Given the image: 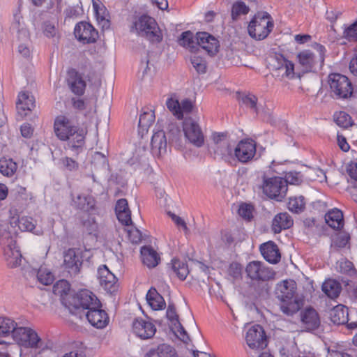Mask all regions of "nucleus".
I'll return each instance as SVG.
<instances>
[{"label": "nucleus", "instance_id": "nucleus-1", "mask_svg": "<svg viewBox=\"0 0 357 357\" xmlns=\"http://www.w3.org/2000/svg\"><path fill=\"white\" fill-rule=\"evenodd\" d=\"M54 132L59 139L67 141V145L71 150L77 153L82 150L86 131L67 116L59 115L55 118Z\"/></svg>", "mask_w": 357, "mask_h": 357}, {"label": "nucleus", "instance_id": "nucleus-2", "mask_svg": "<svg viewBox=\"0 0 357 357\" xmlns=\"http://www.w3.org/2000/svg\"><path fill=\"white\" fill-rule=\"evenodd\" d=\"M61 302L74 314L81 312L84 314L85 310L88 311L90 308L101 307L97 296L88 289H82L74 294L65 293Z\"/></svg>", "mask_w": 357, "mask_h": 357}, {"label": "nucleus", "instance_id": "nucleus-3", "mask_svg": "<svg viewBox=\"0 0 357 357\" xmlns=\"http://www.w3.org/2000/svg\"><path fill=\"white\" fill-rule=\"evenodd\" d=\"M296 283L293 280H284L278 283L275 289V297L280 301L281 311L291 316L296 313L300 305L298 300L295 298Z\"/></svg>", "mask_w": 357, "mask_h": 357}, {"label": "nucleus", "instance_id": "nucleus-4", "mask_svg": "<svg viewBox=\"0 0 357 357\" xmlns=\"http://www.w3.org/2000/svg\"><path fill=\"white\" fill-rule=\"evenodd\" d=\"M135 31L137 34L152 43H159L162 40L163 36L155 20L146 14L142 15L133 22L131 31Z\"/></svg>", "mask_w": 357, "mask_h": 357}, {"label": "nucleus", "instance_id": "nucleus-5", "mask_svg": "<svg viewBox=\"0 0 357 357\" xmlns=\"http://www.w3.org/2000/svg\"><path fill=\"white\" fill-rule=\"evenodd\" d=\"M312 47L318 53L317 56L310 50H303L297 54L299 64L307 72L321 69L324 64L326 56V50L323 45L314 43Z\"/></svg>", "mask_w": 357, "mask_h": 357}, {"label": "nucleus", "instance_id": "nucleus-6", "mask_svg": "<svg viewBox=\"0 0 357 357\" xmlns=\"http://www.w3.org/2000/svg\"><path fill=\"white\" fill-rule=\"evenodd\" d=\"M274 26L271 15L264 11L257 12L250 22L248 31L249 35L256 40H264L271 32Z\"/></svg>", "mask_w": 357, "mask_h": 357}, {"label": "nucleus", "instance_id": "nucleus-7", "mask_svg": "<svg viewBox=\"0 0 357 357\" xmlns=\"http://www.w3.org/2000/svg\"><path fill=\"white\" fill-rule=\"evenodd\" d=\"M0 244L9 268H16L21 264L22 255L16 245L15 236L7 230L0 231Z\"/></svg>", "mask_w": 357, "mask_h": 357}, {"label": "nucleus", "instance_id": "nucleus-8", "mask_svg": "<svg viewBox=\"0 0 357 357\" xmlns=\"http://www.w3.org/2000/svg\"><path fill=\"white\" fill-rule=\"evenodd\" d=\"M13 340L21 347L44 350L46 345L36 331L29 327L19 326L15 329Z\"/></svg>", "mask_w": 357, "mask_h": 357}, {"label": "nucleus", "instance_id": "nucleus-9", "mask_svg": "<svg viewBox=\"0 0 357 357\" xmlns=\"http://www.w3.org/2000/svg\"><path fill=\"white\" fill-rule=\"evenodd\" d=\"M262 190L263 192L271 199H275L277 201H282L287 192V186L285 185V181L280 176L267 177L266 174L262 175Z\"/></svg>", "mask_w": 357, "mask_h": 357}, {"label": "nucleus", "instance_id": "nucleus-10", "mask_svg": "<svg viewBox=\"0 0 357 357\" xmlns=\"http://www.w3.org/2000/svg\"><path fill=\"white\" fill-rule=\"evenodd\" d=\"M328 83L333 97L345 99L351 96L352 84L345 75L339 73L330 74Z\"/></svg>", "mask_w": 357, "mask_h": 357}, {"label": "nucleus", "instance_id": "nucleus-11", "mask_svg": "<svg viewBox=\"0 0 357 357\" xmlns=\"http://www.w3.org/2000/svg\"><path fill=\"white\" fill-rule=\"evenodd\" d=\"M245 272L252 280L268 281L275 278V272L261 261H252L248 264Z\"/></svg>", "mask_w": 357, "mask_h": 357}, {"label": "nucleus", "instance_id": "nucleus-12", "mask_svg": "<svg viewBox=\"0 0 357 357\" xmlns=\"http://www.w3.org/2000/svg\"><path fill=\"white\" fill-rule=\"evenodd\" d=\"M183 129L185 137L197 147H201L204 143L203 132L197 123L192 118L185 119L183 123Z\"/></svg>", "mask_w": 357, "mask_h": 357}, {"label": "nucleus", "instance_id": "nucleus-13", "mask_svg": "<svg viewBox=\"0 0 357 357\" xmlns=\"http://www.w3.org/2000/svg\"><path fill=\"white\" fill-rule=\"evenodd\" d=\"M256 154V142L251 139L241 140L234 149V156L241 163L250 162Z\"/></svg>", "mask_w": 357, "mask_h": 357}, {"label": "nucleus", "instance_id": "nucleus-14", "mask_svg": "<svg viewBox=\"0 0 357 357\" xmlns=\"http://www.w3.org/2000/svg\"><path fill=\"white\" fill-rule=\"evenodd\" d=\"M63 266L71 275L76 276L80 273L83 264L82 253L75 248H69L63 254Z\"/></svg>", "mask_w": 357, "mask_h": 357}, {"label": "nucleus", "instance_id": "nucleus-15", "mask_svg": "<svg viewBox=\"0 0 357 357\" xmlns=\"http://www.w3.org/2000/svg\"><path fill=\"white\" fill-rule=\"evenodd\" d=\"M74 34L83 44L94 43L98 38V31L89 22H80L75 25Z\"/></svg>", "mask_w": 357, "mask_h": 357}, {"label": "nucleus", "instance_id": "nucleus-16", "mask_svg": "<svg viewBox=\"0 0 357 357\" xmlns=\"http://www.w3.org/2000/svg\"><path fill=\"white\" fill-rule=\"evenodd\" d=\"M245 340L249 347L252 349H263L267 345L264 330L259 324L252 326L248 329Z\"/></svg>", "mask_w": 357, "mask_h": 357}, {"label": "nucleus", "instance_id": "nucleus-17", "mask_svg": "<svg viewBox=\"0 0 357 357\" xmlns=\"http://www.w3.org/2000/svg\"><path fill=\"white\" fill-rule=\"evenodd\" d=\"M133 333L142 340H148L153 337L156 332L155 325L150 321L142 318H136L132 322Z\"/></svg>", "mask_w": 357, "mask_h": 357}, {"label": "nucleus", "instance_id": "nucleus-18", "mask_svg": "<svg viewBox=\"0 0 357 357\" xmlns=\"http://www.w3.org/2000/svg\"><path fill=\"white\" fill-rule=\"evenodd\" d=\"M196 40L197 44L210 55H215L219 50L218 40L207 32H197Z\"/></svg>", "mask_w": 357, "mask_h": 357}, {"label": "nucleus", "instance_id": "nucleus-19", "mask_svg": "<svg viewBox=\"0 0 357 357\" xmlns=\"http://www.w3.org/2000/svg\"><path fill=\"white\" fill-rule=\"evenodd\" d=\"M100 307L90 308L84 314L91 326L97 328H104L109 323L107 313Z\"/></svg>", "mask_w": 357, "mask_h": 357}, {"label": "nucleus", "instance_id": "nucleus-20", "mask_svg": "<svg viewBox=\"0 0 357 357\" xmlns=\"http://www.w3.org/2000/svg\"><path fill=\"white\" fill-rule=\"evenodd\" d=\"M98 275L100 285L107 291L112 294L117 290V278L106 265H102L99 267Z\"/></svg>", "mask_w": 357, "mask_h": 357}, {"label": "nucleus", "instance_id": "nucleus-21", "mask_svg": "<svg viewBox=\"0 0 357 357\" xmlns=\"http://www.w3.org/2000/svg\"><path fill=\"white\" fill-rule=\"evenodd\" d=\"M167 138L162 130L154 132L151 140V149L153 155L160 156L167 152Z\"/></svg>", "mask_w": 357, "mask_h": 357}, {"label": "nucleus", "instance_id": "nucleus-22", "mask_svg": "<svg viewBox=\"0 0 357 357\" xmlns=\"http://www.w3.org/2000/svg\"><path fill=\"white\" fill-rule=\"evenodd\" d=\"M260 252L264 259L272 264H278L281 255L278 245L273 241H268L260 245Z\"/></svg>", "mask_w": 357, "mask_h": 357}, {"label": "nucleus", "instance_id": "nucleus-23", "mask_svg": "<svg viewBox=\"0 0 357 357\" xmlns=\"http://www.w3.org/2000/svg\"><path fill=\"white\" fill-rule=\"evenodd\" d=\"M36 107L35 98L29 92H20L16 102V107L19 114L22 116H26L28 112L32 111Z\"/></svg>", "mask_w": 357, "mask_h": 357}, {"label": "nucleus", "instance_id": "nucleus-24", "mask_svg": "<svg viewBox=\"0 0 357 357\" xmlns=\"http://www.w3.org/2000/svg\"><path fill=\"white\" fill-rule=\"evenodd\" d=\"M301 321L307 331L317 329L321 324L318 312L310 307L301 312Z\"/></svg>", "mask_w": 357, "mask_h": 357}, {"label": "nucleus", "instance_id": "nucleus-25", "mask_svg": "<svg viewBox=\"0 0 357 357\" xmlns=\"http://www.w3.org/2000/svg\"><path fill=\"white\" fill-rule=\"evenodd\" d=\"M68 82L72 92L78 96L84 94L86 84L82 75L73 68L68 71Z\"/></svg>", "mask_w": 357, "mask_h": 357}, {"label": "nucleus", "instance_id": "nucleus-26", "mask_svg": "<svg viewBox=\"0 0 357 357\" xmlns=\"http://www.w3.org/2000/svg\"><path fill=\"white\" fill-rule=\"evenodd\" d=\"M293 224L294 220L288 213H280L273 220L272 229L275 234H279L282 230L290 228Z\"/></svg>", "mask_w": 357, "mask_h": 357}, {"label": "nucleus", "instance_id": "nucleus-27", "mask_svg": "<svg viewBox=\"0 0 357 357\" xmlns=\"http://www.w3.org/2000/svg\"><path fill=\"white\" fill-rule=\"evenodd\" d=\"M142 261L149 268H155L160 261L158 252L151 246L144 245L140 250Z\"/></svg>", "mask_w": 357, "mask_h": 357}, {"label": "nucleus", "instance_id": "nucleus-28", "mask_svg": "<svg viewBox=\"0 0 357 357\" xmlns=\"http://www.w3.org/2000/svg\"><path fill=\"white\" fill-rule=\"evenodd\" d=\"M348 308L342 305H337L329 312L331 321L336 325H343L349 320Z\"/></svg>", "mask_w": 357, "mask_h": 357}, {"label": "nucleus", "instance_id": "nucleus-29", "mask_svg": "<svg viewBox=\"0 0 357 357\" xmlns=\"http://www.w3.org/2000/svg\"><path fill=\"white\" fill-rule=\"evenodd\" d=\"M325 222L331 228L340 230L344 226V217L342 211L334 208L325 215Z\"/></svg>", "mask_w": 357, "mask_h": 357}, {"label": "nucleus", "instance_id": "nucleus-30", "mask_svg": "<svg viewBox=\"0 0 357 357\" xmlns=\"http://www.w3.org/2000/svg\"><path fill=\"white\" fill-rule=\"evenodd\" d=\"M321 289L328 298L335 299L340 296L342 287L337 280L329 278L324 281Z\"/></svg>", "mask_w": 357, "mask_h": 357}, {"label": "nucleus", "instance_id": "nucleus-31", "mask_svg": "<svg viewBox=\"0 0 357 357\" xmlns=\"http://www.w3.org/2000/svg\"><path fill=\"white\" fill-rule=\"evenodd\" d=\"M213 151L214 158L222 160L225 162H230L233 158L234 149L229 140L223 142L222 144L216 147H211Z\"/></svg>", "mask_w": 357, "mask_h": 357}, {"label": "nucleus", "instance_id": "nucleus-32", "mask_svg": "<svg viewBox=\"0 0 357 357\" xmlns=\"http://www.w3.org/2000/svg\"><path fill=\"white\" fill-rule=\"evenodd\" d=\"M146 300L149 305L154 310H160L165 307L166 303L164 298L154 287H151L147 292Z\"/></svg>", "mask_w": 357, "mask_h": 357}, {"label": "nucleus", "instance_id": "nucleus-33", "mask_svg": "<svg viewBox=\"0 0 357 357\" xmlns=\"http://www.w3.org/2000/svg\"><path fill=\"white\" fill-rule=\"evenodd\" d=\"M169 268L181 280H185L189 274V269L186 261L176 258L172 260L171 264H169Z\"/></svg>", "mask_w": 357, "mask_h": 357}, {"label": "nucleus", "instance_id": "nucleus-34", "mask_svg": "<svg viewBox=\"0 0 357 357\" xmlns=\"http://www.w3.org/2000/svg\"><path fill=\"white\" fill-rule=\"evenodd\" d=\"M17 328L19 326L13 319L6 317H0V337H6L11 335L13 338Z\"/></svg>", "mask_w": 357, "mask_h": 357}, {"label": "nucleus", "instance_id": "nucleus-35", "mask_svg": "<svg viewBox=\"0 0 357 357\" xmlns=\"http://www.w3.org/2000/svg\"><path fill=\"white\" fill-rule=\"evenodd\" d=\"M176 357L175 349L167 344H161L156 349H150L146 354V357Z\"/></svg>", "mask_w": 357, "mask_h": 357}, {"label": "nucleus", "instance_id": "nucleus-36", "mask_svg": "<svg viewBox=\"0 0 357 357\" xmlns=\"http://www.w3.org/2000/svg\"><path fill=\"white\" fill-rule=\"evenodd\" d=\"M17 169V164L12 158H0V173L7 177H11Z\"/></svg>", "mask_w": 357, "mask_h": 357}, {"label": "nucleus", "instance_id": "nucleus-37", "mask_svg": "<svg viewBox=\"0 0 357 357\" xmlns=\"http://www.w3.org/2000/svg\"><path fill=\"white\" fill-rule=\"evenodd\" d=\"M154 121L155 114L152 110L144 112L140 114L139 119V132L142 135L144 132H147L149 127L153 123Z\"/></svg>", "mask_w": 357, "mask_h": 357}, {"label": "nucleus", "instance_id": "nucleus-38", "mask_svg": "<svg viewBox=\"0 0 357 357\" xmlns=\"http://www.w3.org/2000/svg\"><path fill=\"white\" fill-rule=\"evenodd\" d=\"M73 202L77 208L84 211H89L94 208V199L91 197L78 195Z\"/></svg>", "mask_w": 357, "mask_h": 357}, {"label": "nucleus", "instance_id": "nucleus-39", "mask_svg": "<svg viewBox=\"0 0 357 357\" xmlns=\"http://www.w3.org/2000/svg\"><path fill=\"white\" fill-rule=\"evenodd\" d=\"M275 58L278 62V68H284L286 77L292 79L294 77V64L287 59L282 54H277Z\"/></svg>", "mask_w": 357, "mask_h": 357}, {"label": "nucleus", "instance_id": "nucleus-40", "mask_svg": "<svg viewBox=\"0 0 357 357\" xmlns=\"http://www.w3.org/2000/svg\"><path fill=\"white\" fill-rule=\"evenodd\" d=\"M178 44L184 47L189 48L191 52L197 48L194 40V34L190 31H183L178 39Z\"/></svg>", "mask_w": 357, "mask_h": 357}, {"label": "nucleus", "instance_id": "nucleus-41", "mask_svg": "<svg viewBox=\"0 0 357 357\" xmlns=\"http://www.w3.org/2000/svg\"><path fill=\"white\" fill-rule=\"evenodd\" d=\"M351 236L349 233L343 231L335 234L332 239L331 246H334L337 249L344 248L349 245Z\"/></svg>", "mask_w": 357, "mask_h": 357}, {"label": "nucleus", "instance_id": "nucleus-42", "mask_svg": "<svg viewBox=\"0 0 357 357\" xmlns=\"http://www.w3.org/2000/svg\"><path fill=\"white\" fill-rule=\"evenodd\" d=\"M82 223L84 231L88 234H95L98 229V224L94 217L86 214L82 217Z\"/></svg>", "mask_w": 357, "mask_h": 357}, {"label": "nucleus", "instance_id": "nucleus-43", "mask_svg": "<svg viewBox=\"0 0 357 357\" xmlns=\"http://www.w3.org/2000/svg\"><path fill=\"white\" fill-rule=\"evenodd\" d=\"M288 208L291 211L296 213L302 212L305 208L304 197H290L288 202Z\"/></svg>", "mask_w": 357, "mask_h": 357}, {"label": "nucleus", "instance_id": "nucleus-44", "mask_svg": "<svg viewBox=\"0 0 357 357\" xmlns=\"http://www.w3.org/2000/svg\"><path fill=\"white\" fill-rule=\"evenodd\" d=\"M35 220L31 217L19 218L15 223L22 231H33L36 227Z\"/></svg>", "mask_w": 357, "mask_h": 357}, {"label": "nucleus", "instance_id": "nucleus-45", "mask_svg": "<svg viewBox=\"0 0 357 357\" xmlns=\"http://www.w3.org/2000/svg\"><path fill=\"white\" fill-rule=\"evenodd\" d=\"M283 181H285V185L288 187V184L298 185L302 183L303 176L299 172L291 171L286 173Z\"/></svg>", "mask_w": 357, "mask_h": 357}, {"label": "nucleus", "instance_id": "nucleus-46", "mask_svg": "<svg viewBox=\"0 0 357 357\" xmlns=\"http://www.w3.org/2000/svg\"><path fill=\"white\" fill-rule=\"evenodd\" d=\"M250 8L243 1H236L232 6L231 16L233 20H236L240 15H246Z\"/></svg>", "mask_w": 357, "mask_h": 357}, {"label": "nucleus", "instance_id": "nucleus-47", "mask_svg": "<svg viewBox=\"0 0 357 357\" xmlns=\"http://www.w3.org/2000/svg\"><path fill=\"white\" fill-rule=\"evenodd\" d=\"M22 17L15 16V21L12 24V29L15 30L18 34L19 38H28L29 37V31L24 26V22H20Z\"/></svg>", "mask_w": 357, "mask_h": 357}, {"label": "nucleus", "instance_id": "nucleus-48", "mask_svg": "<svg viewBox=\"0 0 357 357\" xmlns=\"http://www.w3.org/2000/svg\"><path fill=\"white\" fill-rule=\"evenodd\" d=\"M335 122L340 127L347 128L352 126L351 117L345 112H340L335 114Z\"/></svg>", "mask_w": 357, "mask_h": 357}, {"label": "nucleus", "instance_id": "nucleus-49", "mask_svg": "<svg viewBox=\"0 0 357 357\" xmlns=\"http://www.w3.org/2000/svg\"><path fill=\"white\" fill-rule=\"evenodd\" d=\"M191 63L199 74L206 72V61L204 58L199 55H193L190 58Z\"/></svg>", "mask_w": 357, "mask_h": 357}, {"label": "nucleus", "instance_id": "nucleus-50", "mask_svg": "<svg viewBox=\"0 0 357 357\" xmlns=\"http://www.w3.org/2000/svg\"><path fill=\"white\" fill-rule=\"evenodd\" d=\"M37 278L44 285H50L54 282L53 274L46 268H39L37 273Z\"/></svg>", "mask_w": 357, "mask_h": 357}, {"label": "nucleus", "instance_id": "nucleus-51", "mask_svg": "<svg viewBox=\"0 0 357 357\" xmlns=\"http://www.w3.org/2000/svg\"><path fill=\"white\" fill-rule=\"evenodd\" d=\"M167 107L178 119H182L183 114L181 112V105L178 100L172 98H168L166 102Z\"/></svg>", "mask_w": 357, "mask_h": 357}, {"label": "nucleus", "instance_id": "nucleus-52", "mask_svg": "<svg viewBox=\"0 0 357 357\" xmlns=\"http://www.w3.org/2000/svg\"><path fill=\"white\" fill-rule=\"evenodd\" d=\"M92 2L97 21L109 15L105 6L99 0H93Z\"/></svg>", "mask_w": 357, "mask_h": 357}, {"label": "nucleus", "instance_id": "nucleus-53", "mask_svg": "<svg viewBox=\"0 0 357 357\" xmlns=\"http://www.w3.org/2000/svg\"><path fill=\"white\" fill-rule=\"evenodd\" d=\"M340 271L342 273L352 276L356 274V271L354 268L353 263L348 259H344L340 263Z\"/></svg>", "mask_w": 357, "mask_h": 357}, {"label": "nucleus", "instance_id": "nucleus-54", "mask_svg": "<svg viewBox=\"0 0 357 357\" xmlns=\"http://www.w3.org/2000/svg\"><path fill=\"white\" fill-rule=\"evenodd\" d=\"M242 102L246 106L250 107L257 114L258 113V108L257 106V98L253 94L245 95L241 98Z\"/></svg>", "mask_w": 357, "mask_h": 357}, {"label": "nucleus", "instance_id": "nucleus-55", "mask_svg": "<svg viewBox=\"0 0 357 357\" xmlns=\"http://www.w3.org/2000/svg\"><path fill=\"white\" fill-rule=\"evenodd\" d=\"M243 266L238 262H232L228 268V273L234 279L241 278Z\"/></svg>", "mask_w": 357, "mask_h": 357}, {"label": "nucleus", "instance_id": "nucleus-56", "mask_svg": "<svg viewBox=\"0 0 357 357\" xmlns=\"http://www.w3.org/2000/svg\"><path fill=\"white\" fill-rule=\"evenodd\" d=\"M43 34L47 38H54L56 34V29L54 23L45 21L42 24Z\"/></svg>", "mask_w": 357, "mask_h": 357}, {"label": "nucleus", "instance_id": "nucleus-57", "mask_svg": "<svg viewBox=\"0 0 357 357\" xmlns=\"http://www.w3.org/2000/svg\"><path fill=\"white\" fill-rule=\"evenodd\" d=\"M344 37L349 41L357 40V21L344 31Z\"/></svg>", "mask_w": 357, "mask_h": 357}, {"label": "nucleus", "instance_id": "nucleus-58", "mask_svg": "<svg viewBox=\"0 0 357 357\" xmlns=\"http://www.w3.org/2000/svg\"><path fill=\"white\" fill-rule=\"evenodd\" d=\"M252 206L250 204H243L238 209V214L248 220H250L252 218Z\"/></svg>", "mask_w": 357, "mask_h": 357}, {"label": "nucleus", "instance_id": "nucleus-59", "mask_svg": "<svg viewBox=\"0 0 357 357\" xmlns=\"http://www.w3.org/2000/svg\"><path fill=\"white\" fill-rule=\"evenodd\" d=\"M119 222L123 225L128 226L132 223L131 219V212L130 209L116 213Z\"/></svg>", "mask_w": 357, "mask_h": 357}, {"label": "nucleus", "instance_id": "nucleus-60", "mask_svg": "<svg viewBox=\"0 0 357 357\" xmlns=\"http://www.w3.org/2000/svg\"><path fill=\"white\" fill-rule=\"evenodd\" d=\"M212 139L214 144L211 147L220 146L223 142L229 140L227 132H215L212 135Z\"/></svg>", "mask_w": 357, "mask_h": 357}, {"label": "nucleus", "instance_id": "nucleus-61", "mask_svg": "<svg viewBox=\"0 0 357 357\" xmlns=\"http://www.w3.org/2000/svg\"><path fill=\"white\" fill-rule=\"evenodd\" d=\"M128 236L132 243H139L142 241V236L141 231L137 229H131L128 231Z\"/></svg>", "mask_w": 357, "mask_h": 357}, {"label": "nucleus", "instance_id": "nucleus-62", "mask_svg": "<svg viewBox=\"0 0 357 357\" xmlns=\"http://www.w3.org/2000/svg\"><path fill=\"white\" fill-rule=\"evenodd\" d=\"M167 319L173 324L178 321V315L176 314V307L174 303H169L166 312Z\"/></svg>", "mask_w": 357, "mask_h": 357}, {"label": "nucleus", "instance_id": "nucleus-63", "mask_svg": "<svg viewBox=\"0 0 357 357\" xmlns=\"http://www.w3.org/2000/svg\"><path fill=\"white\" fill-rule=\"evenodd\" d=\"M72 105L74 109L82 112L88 109V104L84 100L73 98L71 99Z\"/></svg>", "mask_w": 357, "mask_h": 357}, {"label": "nucleus", "instance_id": "nucleus-64", "mask_svg": "<svg viewBox=\"0 0 357 357\" xmlns=\"http://www.w3.org/2000/svg\"><path fill=\"white\" fill-rule=\"evenodd\" d=\"M62 163L69 171L75 170L78 168V163L71 158L66 157L62 160Z\"/></svg>", "mask_w": 357, "mask_h": 357}]
</instances>
